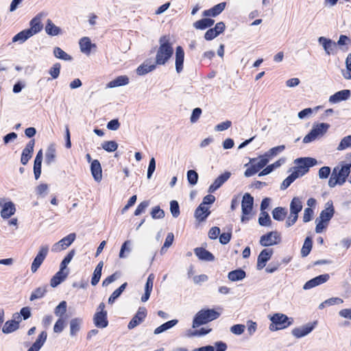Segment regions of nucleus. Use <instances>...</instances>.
Segmentation results:
<instances>
[{
  "label": "nucleus",
  "instance_id": "nucleus-59",
  "mask_svg": "<svg viewBox=\"0 0 351 351\" xmlns=\"http://www.w3.org/2000/svg\"><path fill=\"white\" fill-rule=\"evenodd\" d=\"M130 245H131V241L128 240V241H125L121 247V250H120V252H119V258H125L126 256L125 255V252H128V253L131 251V249H130Z\"/></svg>",
  "mask_w": 351,
  "mask_h": 351
},
{
  "label": "nucleus",
  "instance_id": "nucleus-58",
  "mask_svg": "<svg viewBox=\"0 0 351 351\" xmlns=\"http://www.w3.org/2000/svg\"><path fill=\"white\" fill-rule=\"evenodd\" d=\"M151 215L153 219H162L165 217V212L159 206H155L152 210Z\"/></svg>",
  "mask_w": 351,
  "mask_h": 351
},
{
  "label": "nucleus",
  "instance_id": "nucleus-15",
  "mask_svg": "<svg viewBox=\"0 0 351 351\" xmlns=\"http://www.w3.org/2000/svg\"><path fill=\"white\" fill-rule=\"evenodd\" d=\"M273 254V250L271 249H264L259 254L257 258L256 268L258 270L263 269L267 262L271 258Z\"/></svg>",
  "mask_w": 351,
  "mask_h": 351
},
{
  "label": "nucleus",
  "instance_id": "nucleus-3",
  "mask_svg": "<svg viewBox=\"0 0 351 351\" xmlns=\"http://www.w3.org/2000/svg\"><path fill=\"white\" fill-rule=\"evenodd\" d=\"M220 315L221 312L215 309H202L195 315L192 326L193 328H197L201 325L217 319Z\"/></svg>",
  "mask_w": 351,
  "mask_h": 351
},
{
  "label": "nucleus",
  "instance_id": "nucleus-62",
  "mask_svg": "<svg viewBox=\"0 0 351 351\" xmlns=\"http://www.w3.org/2000/svg\"><path fill=\"white\" fill-rule=\"evenodd\" d=\"M232 122L230 121H226L215 125V130L217 132L224 131L230 128Z\"/></svg>",
  "mask_w": 351,
  "mask_h": 351
},
{
  "label": "nucleus",
  "instance_id": "nucleus-6",
  "mask_svg": "<svg viewBox=\"0 0 351 351\" xmlns=\"http://www.w3.org/2000/svg\"><path fill=\"white\" fill-rule=\"evenodd\" d=\"M250 167L244 173L245 177H250L259 171L269 162V159L263 154L258 158L250 159Z\"/></svg>",
  "mask_w": 351,
  "mask_h": 351
},
{
  "label": "nucleus",
  "instance_id": "nucleus-60",
  "mask_svg": "<svg viewBox=\"0 0 351 351\" xmlns=\"http://www.w3.org/2000/svg\"><path fill=\"white\" fill-rule=\"evenodd\" d=\"M65 322L63 318H58L53 326V332L60 333L64 328Z\"/></svg>",
  "mask_w": 351,
  "mask_h": 351
},
{
  "label": "nucleus",
  "instance_id": "nucleus-9",
  "mask_svg": "<svg viewBox=\"0 0 351 351\" xmlns=\"http://www.w3.org/2000/svg\"><path fill=\"white\" fill-rule=\"evenodd\" d=\"M0 215L3 219H8L14 215L16 212L15 204L5 198L0 199Z\"/></svg>",
  "mask_w": 351,
  "mask_h": 351
},
{
  "label": "nucleus",
  "instance_id": "nucleus-12",
  "mask_svg": "<svg viewBox=\"0 0 351 351\" xmlns=\"http://www.w3.org/2000/svg\"><path fill=\"white\" fill-rule=\"evenodd\" d=\"M280 237L278 232L273 231L263 235L260 239V244L262 246H271L278 243Z\"/></svg>",
  "mask_w": 351,
  "mask_h": 351
},
{
  "label": "nucleus",
  "instance_id": "nucleus-31",
  "mask_svg": "<svg viewBox=\"0 0 351 351\" xmlns=\"http://www.w3.org/2000/svg\"><path fill=\"white\" fill-rule=\"evenodd\" d=\"M329 125L325 123H321L313 126L311 132L315 136V138H318L322 136L329 128Z\"/></svg>",
  "mask_w": 351,
  "mask_h": 351
},
{
  "label": "nucleus",
  "instance_id": "nucleus-24",
  "mask_svg": "<svg viewBox=\"0 0 351 351\" xmlns=\"http://www.w3.org/2000/svg\"><path fill=\"white\" fill-rule=\"evenodd\" d=\"M47 333L46 331H42L38 336L35 342L27 351H39L46 342Z\"/></svg>",
  "mask_w": 351,
  "mask_h": 351
},
{
  "label": "nucleus",
  "instance_id": "nucleus-44",
  "mask_svg": "<svg viewBox=\"0 0 351 351\" xmlns=\"http://www.w3.org/2000/svg\"><path fill=\"white\" fill-rule=\"evenodd\" d=\"M82 319L80 318L72 319L70 322V335L75 336L80 329Z\"/></svg>",
  "mask_w": 351,
  "mask_h": 351
},
{
  "label": "nucleus",
  "instance_id": "nucleus-8",
  "mask_svg": "<svg viewBox=\"0 0 351 351\" xmlns=\"http://www.w3.org/2000/svg\"><path fill=\"white\" fill-rule=\"evenodd\" d=\"M317 325V321L308 322L299 327L292 329L291 335L297 339L304 337L310 334Z\"/></svg>",
  "mask_w": 351,
  "mask_h": 351
},
{
  "label": "nucleus",
  "instance_id": "nucleus-18",
  "mask_svg": "<svg viewBox=\"0 0 351 351\" xmlns=\"http://www.w3.org/2000/svg\"><path fill=\"white\" fill-rule=\"evenodd\" d=\"M325 52L328 55L333 54L337 49V43L332 40L321 36L318 39Z\"/></svg>",
  "mask_w": 351,
  "mask_h": 351
},
{
  "label": "nucleus",
  "instance_id": "nucleus-27",
  "mask_svg": "<svg viewBox=\"0 0 351 351\" xmlns=\"http://www.w3.org/2000/svg\"><path fill=\"white\" fill-rule=\"evenodd\" d=\"M350 96L349 90H343L337 92L329 97V101L332 104L339 103L341 101L348 99Z\"/></svg>",
  "mask_w": 351,
  "mask_h": 351
},
{
  "label": "nucleus",
  "instance_id": "nucleus-54",
  "mask_svg": "<svg viewBox=\"0 0 351 351\" xmlns=\"http://www.w3.org/2000/svg\"><path fill=\"white\" fill-rule=\"evenodd\" d=\"M298 178L299 177L296 175V173L293 172L285 180H284L280 186L281 189L284 190L288 188L291 184Z\"/></svg>",
  "mask_w": 351,
  "mask_h": 351
},
{
  "label": "nucleus",
  "instance_id": "nucleus-40",
  "mask_svg": "<svg viewBox=\"0 0 351 351\" xmlns=\"http://www.w3.org/2000/svg\"><path fill=\"white\" fill-rule=\"evenodd\" d=\"M156 69V63L152 64H148L147 63H143L141 64L137 69H136V73L138 75H144L152 71H154Z\"/></svg>",
  "mask_w": 351,
  "mask_h": 351
},
{
  "label": "nucleus",
  "instance_id": "nucleus-32",
  "mask_svg": "<svg viewBox=\"0 0 351 351\" xmlns=\"http://www.w3.org/2000/svg\"><path fill=\"white\" fill-rule=\"evenodd\" d=\"M195 254L202 261H212L214 260V256L208 251L202 247H197L194 250Z\"/></svg>",
  "mask_w": 351,
  "mask_h": 351
},
{
  "label": "nucleus",
  "instance_id": "nucleus-7",
  "mask_svg": "<svg viewBox=\"0 0 351 351\" xmlns=\"http://www.w3.org/2000/svg\"><path fill=\"white\" fill-rule=\"evenodd\" d=\"M48 252V245H45L40 246L38 252L31 265V271L32 273H36L38 271V268L40 267V265L46 258Z\"/></svg>",
  "mask_w": 351,
  "mask_h": 351
},
{
  "label": "nucleus",
  "instance_id": "nucleus-63",
  "mask_svg": "<svg viewBox=\"0 0 351 351\" xmlns=\"http://www.w3.org/2000/svg\"><path fill=\"white\" fill-rule=\"evenodd\" d=\"M149 206V202L148 201H143L141 203L138 204L137 208H136L134 211V215L136 216H138L141 215V213H144L145 209Z\"/></svg>",
  "mask_w": 351,
  "mask_h": 351
},
{
  "label": "nucleus",
  "instance_id": "nucleus-10",
  "mask_svg": "<svg viewBox=\"0 0 351 351\" xmlns=\"http://www.w3.org/2000/svg\"><path fill=\"white\" fill-rule=\"evenodd\" d=\"M254 198L250 193H245L243 196L241 202V208L243 216L241 217V221H245L248 220V217L246 216L249 215L253 208Z\"/></svg>",
  "mask_w": 351,
  "mask_h": 351
},
{
  "label": "nucleus",
  "instance_id": "nucleus-46",
  "mask_svg": "<svg viewBox=\"0 0 351 351\" xmlns=\"http://www.w3.org/2000/svg\"><path fill=\"white\" fill-rule=\"evenodd\" d=\"M67 308V304L66 301H62L54 309V313L59 318H63Z\"/></svg>",
  "mask_w": 351,
  "mask_h": 351
},
{
  "label": "nucleus",
  "instance_id": "nucleus-21",
  "mask_svg": "<svg viewBox=\"0 0 351 351\" xmlns=\"http://www.w3.org/2000/svg\"><path fill=\"white\" fill-rule=\"evenodd\" d=\"M230 177V172H225L217 177L214 182L210 186L208 189L209 193H213L218 189L224 182H226Z\"/></svg>",
  "mask_w": 351,
  "mask_h": 351
},
{
  "label": "nucleus",
  "instance_id": "nucleus-50",
  "mask_svg": "<svg viewBox=\"0 0 351 351\" xmlns=\"http://www.w3.org/2000/svg\"><path fill=\"white\" fill-rule=\"evenodd\" d=\"M348 148H351V135L343 137L340 141L337 149L342 151Z\"/></svg>",
  "mask_w": 351,
  "mask_h": 351
},
{
  "label": "nucleus",
  "instance_id": "nucleus-25",
  "mask_svg": "<svg viewBox=\"0 0 351 351\" xmlns=\"http://www.w3.org/2000/svg\"><path fill=\"white\" fill-rule=\"evenodd\" d=\"M90 171L94 180L100 182L102 178V169L98 160H93L90 165Z\"/></svg>",
  "mask_w": 351,
  "mask_h": 351
},
{
  "label": "nucleus",
  "instance_id": "nucleus-14",
  "mask_svg": "<svg viewBox=\"0 0 351 351\" xmlns=\"http://www.w3.org/2000/svg\"><path fill=\"white\" fill-rule=\"evenodd\" d=\"M330 278V276L328 274L319 275L308 281H307L303 286V289L305 290L311 289L313 287L322 285L326 282Z\"/></svg>",
  "mask_w": 351,
  "mask_h": 351
},
{
  "label": "nucleus",
  "instance_id": "nucleus-28",
  "mask_svg": "<svg viewBox=\"0 0 351 351\" xmlns=\"http://www.w3.org/2000/svg\"><path fill=\"white\" fill-rule=\"evenodd\" d=\"M68 275L69 271L62 270V269L60 268V270L51 279L50 285L52 287H57L66 278Z\"/></svg>",
  "mask_w": 351,
  "mask_h": 351
},
{
  "label": "nucleus",
  "instance_id": "nucleus-56",
  "mask_svg": "<svg viewBox=\"0 0 351 351\" xmlns=\"http://www.w3.org/2000/svg\"><path fill=\"white\" fill-rule=\"evenodd\" d=\"M187 180L190 184H196L198 180L197 173L194 170H189L187 171Z\"/></svg>",
  "mask_w": 351,
  "mask_h": 351
},
{
  "label": "nucleus",
  "instance_id": "nucleus-34",
  "mask_svg": "<svg viewBox=\"0 0 351 351\" xmlns=\"http://www.w3.org/2000/svg\"><path fill=\"white\" fill-rule=\"evenodd\" d=\"M56 157V149L55 144H50L46 151L45 162L51 165L55 161Z\"/></svg>",
  "mask_w": 351,
  "mask_h": 351
},
{
  "label": "nucleus",
  "instance_id": "nucleus-20",
  "mask_svg": "<svg viewBox=\"0 0 351 351\" xmlns=\"http://www.w3.org/2000/svg\"><path fill=\"white\" fill-rule=\"evenodd\" d=\"M79 45L81 52L87 56L90 55L92 48L96 47V45L92 43L90 39L86 36H84L80 40Z\"/></svg>",
  "mask_w": 351,
  "mask_h": 351
},
{
  "label": "nucleus",
  "instance_id": "nucleus-61",
  "mask_svg": "<svg viewBox=\"0 0 351 351\" xmlns=\"http://www.w3.org/2000/svg\"><path fill=\"white\" fill-rule=\"evenodd\" d=\"M245 326L243 324H235L230 327V330L236 335H240L243 333Z\"/></svg>",
  "mask_w": 351,
  "mask_h": 351
},
{
  "label": "nucleus",
  "instance_id": "nucleus-38",
  "mask_svg": "<svg viewBox=\"0 0 351 351\" xmlns=\"http://www.w3.org/2000/svg\"><path fill=\"white\" fill-rule=\"evenodd\" d=\"M42 28L43 25L41 24L40 19L37 18H34L30 21V28H28L27 29L29 32H30V34L33 36L34 35L40 32Z\"/></svg>",
  "mask_w": 351,
  "mask_h": 351
},
{
  "label": "nucleus",
  "instance_id": "nucleus-26",
  "mask_svg": "<svg viewBox=\"0 0 351 351\" xmlns=\"http://www.w3.org/2000/svg\"><path fill=\"white\" fill-rule=\"evenodd\" d=\"M154 278H155L154 275L153 274H151L149 275V276L147 279V282H146L145 286V293L141 297V301L143 302H147L150 297V294L152 293L153 286H154Z\"/></svg>",
  "mask_w": 351,
  "mask_h": 351
},
{
  "label": "nucleus",
  "instance_id": "nucleus-36",
  "mask_svg": "<svg viewBox=\"0 0 351 351\" xmlns=\"http://www.w3.org/2000/svg\"><path fill=\"white\" fill-rule=\"evenodd\" d=\"M32 36L30 34V32H29L27 29H24L17 34H16L12 38V42L13 43H19L20 44H22L25 43L28 38H31Z\"/></svg>",
  "mask_w": 351,
  "mask_h": 351
},
{
  "label": "nucleus",
  "instance_id": "nucleus-16",
  "mask_svg": "<svg viewBox=\"0 0 351 351\" xmlns=\"http://www.w3.org/2000/svg\"><path fill=\"white\" fill-rule=\"evenodd\" d=\"M147 315V311L145 307H140L136 313V315L134 316V317L131 319V321L128 324V328L129 329H133L138 325H139L141 323H142Z\"/></svg>",
  "mask_w": 351,
  "mask_h": 351
},
{
  "label": "nucleus",
  "instance_id": "nucleus-47",
  "mask_svg": "<svg viewBox=\"0 0 351 351\" xmlns=\"http://www.w3.org/2000/svg\"><path fill=\"white\" fill-rule=\"evenodd\" d=\"M258 223L261 226H270L271 225V220L267 212L263 211L261 213L258 218Z\"/></svg>",
  "mask_w": 351,
  "mask_h": 351
},
{
  "label": "nucleus",
  "instance_id": "nucleus-30",
  "mask_svg": "<svg viewBox=\"0 0 351 351\" xmlns=\"http://www.w3.org/2000/svg\"><path fill=\"white\" fill-rule=\"evenodd\" d=\"M129 77L127 75H120L109 82L106 86L107 88H112L129 84Z\"/></svg>",
  "mask_w": 351,
  "mask_h": 351
},
{
  "label": "nucleus",
  "instance_id": "nucleus-33",
  "mask_svg": "<svg viewBox=\"0 0 351 351\" xmlns=\"http://www.w3.org/2000/svg\"><path fill=\"white\" fill-rule=\"evenodd\" d=\"M208 207L204 204H200L196 208L195 216L199 221H204L210 214Z\"/></svg>",
  "mask_w": 351,
  "mask_h": 351
},
{
  "label": "nucleus",
  "instance_id": "nucleus-29",
  "mask_svg": "<svg viewBox=\"0 0 351 351\" xmlns=\"http://www.w3.org/2000/svg\"><path fill=\"white\" fill-rule=\"evenodd\" d=\"M47 34L51 36H56L62 34V29L56 26L51 19H47L45 27Z\"/></svg>",
  "mask_w": 351,
  "mask_h": 351
},
{
  "label": "nucleus",
  "instance_id": "nucleus-52",
  "mask_svg": "<svg viewBox=\"0 0 351 351\" xmlns=\"http://www.w3.org/2000/svg\"><path fill=\"white\" fill-rule=\"evenodd\" d=\"M312 248V241L309 237H306L304 240L303 246L301 250V254L303 257L306 256L311 252Z\"/></svg>",
  "mask_w": 351,
  "mask_h": 351
},
{
  "label": "nucleus",
  "instance_id": "nucleus-1",
  "mask_svg": "<svg viewBox=\"0 0 351 351\" xmlns=\"http://www.w3.org/2000/svg\"><path fill=\"white\" fill-rule=\"evenodd\" d=\"M158 43L159 47L156 51L155 63L158 65H164L171 59L173 53V44L168 35L161 36Z\"/></svg>",
  "mask_w": 351,
  "mask_h": 351
},
{
  "label": "nucleus",
  "instance_id": "nucleus-19",
  "mask_svg": "<svg viewBox=\"0 0 351 351\" xmlns=\"http://www.w3.org/2000/svg\"><path fill=\"white\" fill-rule=\"evenodd\" d=\"M34 140L30 141L23 150L21 158V162L23 165H26L32 158V154L34 152Z\"/></svg>",
  "mask_w": 351,
  "mask_h": 351
},
{
  "label": "nucleus",
  "instance_id": "nucleus-45",
  "mask_svg": "<svg viewBox=\"0 0 351 351\" xmlns=\"http://www.w3.org/2000/svg\"><path fill=\"white\" fill-rule=\"evenodd\" d=\"M53 55L56 58L64 60H71L72 58L71 56L67 54L61 48L56 47L53 49Z\"/></svg>",
  "mask_w": 351,
  "mask_h": 351
},
{
  "label": "nucleus",
  "instance_id": "nucleus-5",
  "mask_svg": "<svg viewBox=\"0 0 351 351\" xmlns=\"http://www.w3.org/2000/svg\"><path fill=\"white\" fill-rule=\"evenodd\" d=\"M294 163L297 165L293 172L296 173L298 177L304 176L308 171L310 167L317 164V160L313 158H300L295 160Z\"/></svg>",
  "mask_w": 351,
  "mask_h": 351
},
{
  "label": "nucleus",
  "instance_id": "nucleus-55",
  "mask_svg": "<svg viewBox=\"0 0 351 351\" xmlns=\"http://www.w3.org/2000/svg\"><path fill=\"white\" fill-rule=\"evenodd\" d=\"M61 65L60 63H55L49 70V73L52 79H57L60 73Z\"/></svg>",
  "mask_w": 351,
  "mask_h": 351
},
{
  "label": "nucleus",
  "instance_id": "nucleus-49",
  "mask_svg": "<svg viewBox=\"0 0 351 351\" xmlns=\"http://www.w3.org/2000/svg\"><path fill=\"white\" fill-rule=\"evenodd\" d=\"M75 252L74 250H71L69 254L64 257L62 261L60 263V269L64 271H69L66 269L67 265L70 263L73 256H75Z\"/></svg>",
  "mask_w": 351,
  "mask_h": 351
},
{
  "label": "nucleus",
  "instance_id": "nucleus-42",
  "mask_svg": "<svg viewBox=\"0 0 351 351\" xmlns=\"http://www.w3.org/2000/svg\"><path fill=\"white\" fill-rule=\"evenodd\" d=\"M228 277L233 282L241 280L245 277V272L242 269H236L229 272Z\"/></svg>",
  "mask_w": 351,
  "mask_h": 351
},
{
  "label": "nucleus",
  "instance_id": "nucleus-2",
  "mask_svg": "<svg viewBox=\"0 0 351 351\" xmlns=\"http://www.w3.org/2000/svg\"><path fill=\"white\" fill-rule=\"evenodd\" d=\"M350 168L351 163L346 164L344 162L335 167L328 180V186L330 188H334L337 185H343L350 173Z\"/></svg>",
  "mask_w": 351,
  "mask_h": 351
},
{
  "label": "nucleus",
  "instance_id": "nucleus-37",
  "mask_svg": "<svg viewBox=\"0 0 351 351\" xmlns=\"http://www.w3.org/2000/svg\"><path fill=\"white\" fill-rule=\"evenodd\" d=\"M302 207L303 206L301 199L298 197H295L292 199L290 203V213L298 215V213L302 210Z\"/></svg>",
  "mask_w": 351,
  "mask_h": 351
},
{
  "label": "nucleus",
  "instance_id": "nucleus-17",
  "mask_svg": "<svg viewBox=\"0 0 351 351\" xmlns=\"http://www.w3.org/2000/svg\"><path fill=\"white\" fill-rule=\"evenodd\" d=\"M184 51L181 46H178L175 53V66L178 73L182 71L184 67Z\"/></svg>",
  "mask_w": 351,
  "mask_h": 351
},
{
  "label": "nucleus",
  "instance_id": "nucleus-39",
  "mask_svg": "<svg viewBox=\"0 0 351 351\" xmlns=\"http://www.w3.org/2000/svg\"><path fill=\"white\" fill-rule=\"evenodd\" d=\"M19 328V321L10 320L7 321L3 328L2 331L5 334H9L15 331Z\"/></svg>",
  "mask_w": 351,
  "mask_h": 351
},
{
  "label": "nucleus",
  "instance_id": "nucleus-13",
  "mask_svg": "<svg viewBox=\"0 0 351 351\" xmlns=\"http://www.w3.org/2000/svg\"><path fill=\"white\" fill-rule=\"evenodd\" d=\"M335 213V208L332 201H328L324 206V209L322 210L318 219L325 221V223H328Z\"/></svg>",
  "mask_w": 351,
  "mask_h": 351
},
{
  "label": "nucleus",
  "instance_id": "nucleus-53",
  "mask_svg": "<svg viewBox=\"0 0 351 351\" xmlns=\"http://www.w3.org/2000/svg\"><path fill=\"white\" fill-rule=\"evenodd\" d=\"M102 148L108 152H112L117 150L118 148V144L117 142L114 141H104L101 144Z\"/></svg>",
  "mask_w": 351,
  "mask_h": 351
},
{
  "label": "nucleus",
  "instance_id": "nucleus-41",
  "mask_svg": "<svg viewBox=\"0 0 351 351\" xmlns=\"http://www.w3.org/2000/svg\"><path fill=\"white\" fill-rule=\"evenodd\" d=\"M287 214L286 208L282 207H277L272 211V216L275 220L283 221Z\"/></svg>",
  "mask_w": 351,
  "mask_h": 351
},
{
  "label": "nucleus",
  "instance_id": "nucleus-11",
  "mask_svg": "<svg viewBox=\"0 0 351 351\" xmlns=\"http://www.w3.org/2000/svg\"><path fill=\"white\" fill-rule=\"evenodd\" d=\"M76 239L75 233H70L67 236L62 238L58 242L52 245L51 251L53 252H59L69 247Z\"/></svg>",
  "mask_w": 351,
  "mask_h": 351
},
{
  "label": "nucleus",
  "instance_id": "nucleus-4",
  "mask_svg": "<svg viewBox=\"0 0 351 351\" xmlns=\"http://www.w3.org/2000/svg\"><path fill=\"white\" fill-rule=\"evenodd\" d=\"M269 319L271 322V324L269 326L271 331L287 328L292 325L293 322V318L289 317L286 315L280 313L269 316Z\"/></svg>",
  "mask_w": 351,
  "mask_h": 351
},
{
  "label": "nucleus",
  "instance_id": "nucleus-43",
  "mask_svg": "<svg viewBox=\"0 0 351 351\" xmlns=\"http://www.w3.org/2000/svg\"><path fill=\"white\" fill-rule=\"evenodd\" d=\"M177 323H178L177 319H172L171 321H169V322L160 325L158 328H156L154 330V334L155 335L160 334V333L167 330L168 329L171 328Z\"/></svg>",
  "mask_w": 351,
  "mask_h": 351
},
{
  "label": "nucleus",
  "instance_id": "nucleus-22",
  "mask_svg": "<svg viewBox=\"0 0 351 351\" xmlns=\"http://www.w3.org/2000/svg\"><path fill=\"white\" fill-rule=\"evenodd\" d=\"M93 322L95 326L104 328L108 326L107 313L97 312L93 317Z\"/></svg>",
  "mask_w": 351,
  "mask_h": 351
},
{
  "label": "nucleus",
  "instance_id": "nucleus-64",
  "mask_svg": "<svg viewBox=\"0 0 351 351\" xmlns=\"http://www.w3.org/2000/svg\"><path fill=\"white\" fill-rule=\"evenodd\" d=\"M330 173V168L329 167H322L319 169L318 175L320 179L327 178Z\"/></svg>",
  "mask_w": 351,
  "mask_h": 351
},
{
  "label": "nucleus",
  "instance_id": "nucleus-35",
  "mask_svg": "<svg viewBox=\"0 0 351 351\" xmlns=\"http://www.w3.org/2000/svg\"><path fill=\"white\" fill-rule=\"evenodd\" d=\"M215 23L213 19L209 18L202 19L193 23V27L197 29H205L211 27Z\"/></svg>",
  "mask_w": 351,
  "mask_h": 351
},
{
  "label": "nucleus",
  "instance_id": "nucleus-51",
  "mask_svg": "<svg viewBox=\"0 0 351 351\" xmlns=\"http://www.w3.org/2000/svg\"><path fill=\"white\" fill-rule=\"evenodd\" d=\"M285 149V145H279L274 147L271 148L268 152H267L265 155L269 160L271 158L278 155L279 153H281Z\"/></svg>",
  "mask_w": 351,
  "mask_h": 351
},
{
  "label": "nucleus",
  "instance_id": "nucleus-23",
  "mask_svg": "<svg viewBox=\"0 0 351 351\" xmlns=\"http://www.w3.org/2000/svg\"><path fill=\"white\" fill-rule=\"evenodd\" d=\"M226 5V2H221L219 3L210 9L206 10L203 12V16L208 17V16H213L215 17L218 16L220 13H221L223 10L225 9Z\"/></svg>",
  "mask_w": 351,
  "mask_h": 351
},
{
  "label": "nucleus",
  "instance_id": "nucleus-48",
  "mask_svg": "<svg viewBox=\"0 0 351 351\" xmlns=\"http://www.w3.org/2000/svg\"><path fill=\"white\" fill-rule=\"evenodd\" d=\"M46 287H38L35 289L31 294L29 300L34 301L43 298L46 293Z\"/></svg>",
  "mask_w": 351,
  "mask_h": 351
},
{
  "label": "nucleus",
  "instance_id": "nucleus-57",
  "mask_svg": "<svg viewBox=\"0 0 351 351\" xmlns=\"http://www.w3.org/2000/svg\"><path fill=\"white\" fill-rule=\"evenodd\" d=\"M170 211L173 217L177 218L180 215V208L177 201L172 200L170 202Z\"/></svg>",
  "mask_w": 351,
  "mask_h": 351
}]
</instances>
